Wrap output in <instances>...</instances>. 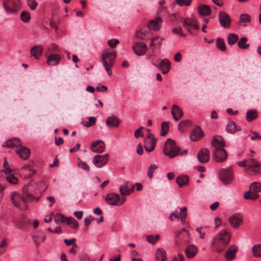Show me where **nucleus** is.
<instances>
[{
	"instance_id": "55",
	"label": "nucleus",
	"mask_w": 261,
	"mask_h": 261,
	"mask_svg": "<svg viewBox=\"0 0 261 261\" xmlns=\"http://www.w3.org/2000/svg\"><path fill=\"white\" fill-rule=\"evenodd\" d=\"M240 21L243 23H248L251 21V17L248 14H242L240 15Z\"/></svg>"
},
{
	"instance_id": "29",
	"label": "nucleus",
	"mask_w": 261,
	"mask_h": 261,
	"mask_svg": "<svg viewBox=\"0 0 261 261\" xmlns=\"http://www.w3.org/2000/svg\"><path fill=\"white\" fill-rule=\"evenodd\" d=\"M171 113L173 118L176 121L179 120L183 115L181 109L175 105H173Z\"/></svg>"
},
{
	"instance_id": "25",
	"label": "nucleus",
	"mask_w": 261,
	"mask_h": 261,
	"mask_svg": "<svg viewBox=\"0 0 261 261\" xmlns=\"http://www.w3.org/2000/svg\"><path fill=\"white\" fill-rule=\"evenodd\" d=\"M61 55H48L46 57L47 64L49 66H55L58 65L61 60Z\"/></svg>"
},
{
	"instance_id": "32",
	"label": "nucleus",
	"mask_w": 261,
	"mask_h": 261,
	"mask_svg": "<svg viewBox=\"0 0 261 261\" xmlns=\"http://www.w3.org/2000/svg\"><path fill=\"white\" fill-rule=\"evenodd\" d=\"M158 67H159L161 70L163 74L167 73L170 68V62L168 60L164 59L161 60L160 63L158 64Z\"/></svg>"
},
{
	"instance_id": "7",
	"label": "nucleus",
	"mask_w": 261,
	"mask_h": 261,
	"mask_svg": "<svg viewBox=\"0 0 261 261\" xmlns=\"http://www.w3.org/2000/svg\"><path fill=\"white\" fill-rule=\"evenodd\" d=\"M245 171L253 174H260L261 163L255 159L250 158L248 160V167L245 169Z\"/></svg>"
},
{
	"instance_id": "56",
	"label": "nucleus",
	"mask_w": 261,
	"mask_h": 261,
	"mask_svg": "<svg viewBox=\"0 0 261 261\" xmlns=\"http://www.w3.org/2000/svg\"><path fill=\"white\" fill-rule=\"evenodd\" d=\"M27 3L32 10H35L38 6V3L36 0H27Z\"/></svg>"
},
{
	"instance_id": "26",
	"label": "nucleus",
	"mask_w": 261,
	"mask_h": 261,
	"mask_svg": "<svg viewBox=\"0 0 261 261\" xmlns=\"http://www.w3.org/2000/svg\"><path fill=\"white\" fill-rule=\"evenodd\" d=\"M16 152L20 158L27 160L29 157L31 151L28 148L21 146L16 150Z\"/></svg>"
},
{
	"instance_id": "46",
	"label": "nucleus",
	"mask_w": 261,
	"mask_h": 261,
	"mask_svg": "<svg viewBox=\"0 0 261 261\" xmlns=\"http://www.w3.org/2000/svg\"><path fill=\"white\" fill-rule=\"evenodd\" d=\"M66 223L71 228H77L79 227V223L77 221L72 217H70L67 218Z\"/></svg>"
},
{
	"instance_id": "3",
	"label": "nucleus",
	"mask_w": 261,
	"mask_h": 261,
	"mask_svg": "<svg viewBox=\"0 0 261 261\" xmlns=\"http://www.w3.org/2000/svg\"><path fill=\"white\" fill-rule=\"evenodd\" d=\"M10 199L12 204L16 208L22 210L28 208V202H30L29 199L23 194L22 191L21 193L16 191L11 192Z\"/></svg>"
},
{
	"instance_id": "35",
	"label": "nucleus",
	"mask_w": 261,
	"mask_h": 261,
	"mask_svg": "<svg viewBox=\"0 0 261 261\" xmlns=\"http://www.w3.org/2000/svg\"><path fill=\"white\" fill-rule=\"evenodd\" d=\"M20 145V140L19 138H14L8 140L3 145V146L7 147H12L17 146Z\"/></svg>"
},
{
	"instance_id": "2",
	"label": "nucleus",
	"mask_w": 261,
	"mask_h": 261,
	"mask_svg": "<svg viewBox=\"0 0 261 261\" xmlns=\"http://www.w3.org/2000/svg\"><path fill=\"white\" fill-rule=\"evenodd\" d=\"M42 185H45L44 182H34L33 184L25 185L22 188L23 194L29 199L30 202L34 200L38 201L40 199V197L36 198L35 195L38 192L41 191L40 187Z\"/></svg>"
},
{
	"instance_id": "44",
	"label": "nucleus",
	"mask_w": 261,
	"mask_h": 261,
	"mask_svg": "<svg viewBox=\"0 0 261 261\" xmlns=\"http://www.w3.org/2000/svg\"><path fill=\"white\" fill-rule=\"evenodd\" d=\"M249 189L252 192L258 193L261 191V184L258 182H253L250 185Z\"/></svg>"
},
{
	"instance_id": "58",
	"label": "nucleus",
	"mask_w": 261,
	"mask_h": 261,
	"mask_svg": "<svg viewBox=\"0 0 261 261\" xmlns=\"http://www.w3.org/2000/svg\"><path fill=\"white\" fill-rule=\"evenodd\" d=\"M172 32L174 34L179 35L180 36H185L186 34L182 32V30L181 27H175L172 29Z\"/></svg>"
},
{
	"instance_id": "38",
	"label": "nucleus",
	"mask_w": 261,
	"mask_h": 261,
	"mask_svg": "<svg viewBox=\"0 0 261 261\" xmlns=\"http://www.w3.org/2000/svg\"><path fill=\"white\" fill-rule=\"evenodd\" d=\"M166 258L165 250L159 248L156 251V261H166Z\"/></svg>"
},
{
	"instance_id": "8",
	"label": "nucleus",
	"mask_w": 261,
	"mask_h": 261,
	"mask_svg": "<svg viewBox=\"0 0 261 261\" xmlns=\"http://www.w3.org/2000/svg\"><path fill=\"white\" fill-rule=\"evenodd\" d=\"M116 57V54L114 51L110 50L109 49L105 50L101 56V60L102 64H104V61L108 62V64L110 66H113L114 64V61Z\"/></svg>"
},
{
	"instance_id": "52",
	"label": "nucleus",
	"mask_w": 261,
	"mask_h": 261,
	"mask_svg": "<svg viewBox=\"0 0 261 261\" xmlns=\"http://www.w3.org/2000/svg\"><path fill=\"white\" fill-rule=\"evenodd\" d=\"M20 19L24 22H28L30 19V14L27 11H22L20 14Z\"/></svg>"
},
{
	"instance_id": "24",
	"label": "nucleus",
	"mask_w": 261,
	"mask_h": 261,
	"mask_svg": "<svg viewBox=\"0 0 261 261\" xmlns=\"http://www.w3.org/2000/svg\"><path fill=\"white\" fill-rule=\"evenodd\" d=\"M162 21L161 17H157L154 19L149 21L148 24V28L154 31H158L161 28Z\"/></svg>"
},
{
	"instance_id": "59",
	"label": "nucleus",
	"mask_w": 261,
	"mask_h": 261,
	"mask_svg": "<svg viewBox=\"0 0 261 261\" xmlns=\"http://www.w3.org/2000/svg\"><path fill=\"white\" fill-rule=\"evenodd\" d=\"M77 165L80 168H81L87 171H89V167L88 164L80 159H79Z\"/></svg>"
},
{
	"instance_id": "47",
	"label": "nucleus",
	"mask_w": 261,
	"mask_h": 261,
	"mask_svg": "<svg viewBox=\"0 0 261 261\" xmlns=\"http://www.w3.org/2000/svg\"><path fill=\"white\" fill-rule=\"evenodd\" d=\"M45 236L35 235L32 237L33 240L37 246H39L41 243L43 242L45 239Z\"/></svg>"
},
{
	"instance_id": "49",
	"label": "nucleus",
	"mask_w": 261,
	"mask_h": 261,
	"mask_svg": "<svg viewBox=\"0 0 261 261\" xmlns=\"http://www.w3.org/2000/svg\"><path fill=\"white\" fill-rule=\"evenodd\" d=\"M169 130V123L167 122H163L162 123L161 125V136H165Z\"/></svg>"
},
{
	"instance_id": "51",
	"label": "nucleus",
	"mask_w": 261,
	"mask_h": 261,
	"mask_svg": "<svg viewBox=\"0 0 261 261\" xmlns=\"http://www.w3.org/2000/svg\"><path fill=\"white\" fill-rule=\"evenodd\" d=\"M190 124V121L184 120L181 121L178 125V128L180 132H184L185 128Z\"/></svg>"
},
{
	"instance_id": "60",
	"label": "nucleus",
	"mask_w": 261,
	"mask_h": 261,
	"mask_svg": "<svg viewBox=\"0 0 261 261\" xmlns=\"http://www.w3.org/2000/svg\"><path fill=\"white\" fill-rule=\"evenodd\" d=\"M176 2L179 6L181 7L184 5L188 6L191 5L192 0H176Z\"/></svg>"
},
{
	"instance_id": "17",
	"label": "nucleus",
	"mask_w": 261,
	"mask_h": 261,
	"mask_svg": "<svg viewBox=\"0 0 261 261\" xmlns=\"http://www.w3.org/2000/svg\"><path fill=\"white\" fill-rule=\"evenodd\" d=\"M197 158L201 163H206L210 159V152L206 148H202L197 153Z\"/></svg>"
},
{
	"instance_id": "13",
	"label": "nucleus",
	"mask_w": 261,
	"mask_h": 261,
	"mask_svg": "<svg viewBox=\"0 0 261 261\" xmlns=\"http://www.w3.org/2000/svg\"><path fill=\"white\" fill-rule=\"evenodd\" d=\"M135 186L129 181H126L123 185L120 186L119 191L122 196L128 195L134 191Z\"/></svg>"
},
{
	"instance_id": "48",
	"label": "nucleus",
	"mask_w": 261,
	"mask_h": 261,
	"mask_svg": "<svg viewBox=\"0 0 261 261\" xmlns=\"http://www.w3.org/2000/svg\"><path fill=\"white\" fill-rule=\"evenodd\" d=\"M253 255L255 257L261 256V244L255 245L252 248Z\"/></svg>"
},
{
	"instance_id": "53",
	"label": "nucleus",
	"mask_w": 261,
	"mask_h": 261,
	"mask_svg": "<svg viewBox=\"0 0 261 261\" xmlns=\"http://www.w3.org/2000/svg\"><path fill=\"white\" fill-rule=\"evenodd\" d=\"M180 219L182 223H184L187 216V208L182 207L180 209Z\"/></svg>"
},
{
	"instance_id": "12",
	"label": "nucleus",
	"mask_w": 261,
	"mask_h": 261,
	"mask_svg": "<svg viewBox=\"0 0 261 261\" xmlns=\"http://www.w3.org/2000/svg\"><path fill=\"white\" fill-rule=\"evenodd\" d=\"M106 202L109 205H118V201L120 200L119 194L115 193H109L105 198Z\"/></svg>"
},
{
	"instance_id": "11",
	"label": "nucleus",
	"mask_w": 261,
	"mask_h": 261,
	"mask_svg": "<svg viewBox=\"0 0 261 261\" xmlns=\"http://www.w3.org/2000/svg\"><path fill=\"white\" fill-rule=\"evenodd\" d=\"M219 20L221 26L225 29L229 28L231 21L229 15L224 11H220L218 15Z\"/></svg>"
},
{
	"instance_id": "41",
	"label": "nucleus",
	"mask_w": 261,
	"mask_h": 261,
	"mask_svg": "<svg viewBox=\"0 0 261 261\" xmlns=\"http://www.w3.org/2000/svg\"><path fill=\"white\" fill-rule=\"evenodd\" d=\"M239 39V36L236 34L230 33L227 36V42L229 45H234Z\"/></svg>"
},
{
	"instance_id": "30",
	"label": "nucleus",
	"mask_w": 261,
	"mask_h": 261,
	"mask_svg": "<svg viewBox=\"0 0 261 261\" xmlns=\"http://www.w3.org/2000/svg\"><path fill=\"white\" fill-rule=\"evenodd\" d=\"M48 55H61V51L57 44L52 43L48 47L45 56H47Z\"/></svg>"
},
{
	"instance_id": "31",
	"label": "nucleus",
	"mask_w": 261,
	"mask_h": 261,
	"mask_svg": "<svg viewBox=\"0 0 261 261\" xmlns=\"http://www.w3.org/2000/svg\"><path fill=\"white\" fill-rule=\"evenodd\" d=\"M149 30L146 28H141L136 32V37L140 39L145 40L148 39Z\"/></svg>"
},
{
	"instance_id": "61",
	"label": "nucleus",
	"mask_w": 261,
	"mask_h": 261,
	"mask_svg": "<svg viewBox=\"0 0 261 261\" xmlns=\"http://www.w3.org/2000/svg\"><path fill=\"white\" fill-rule=\"evenodd\" d=\"M157 168V166L155 165H151L148 169V176L151 178L153 176L154 170Z\"/></svg>"
},
{
	"instance_id": "20",
	"label": "nucleus",
	"mask_w": 261,
	"mask_h": 261,
	"mask_svg": "<svg viewBox=\"0 0 261 261\" xmlns=\"http://www.w3.org/2000/svg\"><path fill=\"white\" fill-rule=\"evenodd\" d=\"M212 145L215 149L223 148L225 145V143L221 136H215L212 142Z\"/></svg>"
},
{
	"instance_id": "23",
	"label": "nucleus",
	"mask_w": 261,
	"mask_h": 261,
	"mask_svg": "<svg viewBox=\"0 0 261 261\" xmlns=\"http://www.w3.org/2000/svg\"><path fill=\"white\" fill-rule=\"evenodd\" d=\"M144 143L145 150L148 152H150L154 149L156 140L154 137H152L150 140H149V139H144Z\"/></svg>"
},
{
	"instance_id": "45",
	"label": "nucleus",
	"mask_w": 261,
	"mask_h": 261,
	"mask_svg": "<svg viewBox=\"0 0 261 261\" xmlns=\"http://www.w3.org/2000/svg\"><path fill=\"white\" fill-rule=\"evenodd\" d=\"M216 45L217 47L221 51H225L226 47L224 41L221 38H217L216 39Z\"/></svg>"
},
{
	"instance_id": "21",
	"label": "nucleus",
	"mask_w": 261,
	"mask_h": 261,
	"mask_svg": "<svg viewBox=\"0 0 261 261\" xmlns=\"http://www.w3.org/2000/svg\"><path fill=\"white\" fill-rule=\"evenodd\" d=\"M121 122L119 118L116 115H111L106 120V124L110 127H116Z\"/></svg>"
},
{
	"instance_id": "18",
	"label": "nucleus",
	"mask_w": 261,
	"mask_h": 261,
	"mask_svg": "<svg viewBox=\"0 0 261 261\" xmlns=\"http://www.w3.org/2000/svg\"><path fill=\"white\" fill-rule=\"evenodd\" d=\"M174 233L176 239L178 238L186 243L189 242V233L185 228L176 230L174 232Z\"/></svg>"
},
{
	"instance_id": "22",
	"label": "nucleus",
	"mask_w": 261,
	"mask_h": 261,
	"mask_svg": "<svg viewBox=\"0 0 261 261\" xmlns=\"http://www.w3.org/2000/svg\"><path fill=\"white\" fill-rule=\"evenodd\" d=\"M238 249V248L236 245H231L229 247L225 253V258L227 261H231L234 259Z\"/></svg>"
},
{
	"instance_id": "1",
	"label": "nucleus",
	"mask_w": 261,
	"mask_h": 261,
	"mask_svg": "<svg viewBox=\"0 0 261 261\" xmlns=\"http://www.w3.org/2000/svg\"><path fill=\"white\" fill-rule=\"evenodd\" d=\"M230 239V235L225 229L220 231L214 238L212 247L218 252H220L224 247L228 244Z\"/></svg>"
},
{
	"instance_id": "43",
	"label": "nucleus",
	"mask_w": 261,
	"mask_h": 261,
	"mask_svg": "<svg viewBox=\"0 0 261 261\" xmlns=\"http://www.w3.org/2000/svg\"><path fill=\"white\" fill-rule=\"evenodd\" d=\"M248 39L246 37H242L238 41V45L240 48L241 49H247L249 47V44H247Z\"/></svg>"
},
{
	"instance_id": "62",
	"label": "nucleus",
	"mask_w": 261,
	"mask_h": 261,
	"mask_svg": "<svg viewBox=\"0 0 261 261\" xmlns=\"http://www.w3.org/2000/svg\"><path fill=\"white\" fill-rule=\"evenodd\" d=\"M119 43V41L117 39H112L108 41V45L112 48H114Z\"/></svg>"
},
{
	"instance_id": "64",
	"label": "nucleus",
	"mask_w": 261,
	"mask_h": 261,
	"mask_svg": "<svg viewBox=\"0 0 261 261\" xmlns=\"http://www.w3.org/2000/svg\"><path fill=\"white\" fill-rule=\"evenodd\" d=\"M171 261H184V255L182 254L179 253L178 257H173Z\"/></svg>"
},
{
	"instance_id": "39",
	"label": "nucleus",
	"mask_w": 261,
	"mask_h": 261,
	"mask_svg": "<svg viewBox=\"0 0 261 261\" xmlns=\"http://www.w3.org/2000/svg\"><path fill=\"white\" fill-rule=\"evenodd\" d=\"M258 116V113L256 110H249L247 112L246 120L247 121H251L255 119Z\"/></svg>"
},
{
	"instance_id": "42",
	"label": "nucleus",
	"mask_w": 261,
	"mask_h": 261,
	"mask_svg": "<svg viewBox=\"0 0 261 261\" xmlns=\"http://www.w3.org/2000/svg\"><path fill=\"white\" fill-rule=\"evenodd\" d=\"M67 218L61 214H57L54 216V221L56 223L59 224L66 222Z\"/></svg>"
},
{
	"instance_id": "40",
	"label": "nucleus",
	"mask_w": 261,
	"mask_h": 261,
	"mask_svg": "<svg viewBox=\"0 0 261 261\" xmlns=\"http://www.w3.org/2000/svg\"><path fill=\"white\" fill-rule=\"evenodd\" d=\"M193 22H195V19H190L189 18H185L182 21L183 26L187 29L190 33H192L190 27H192Z\"/></svg>"
},
{
	"instance_id": "50",
	"label": "nucleus",
	"mask_w": 261,
	"mask_h": 261,
	"mask_svg": "<svg viewBox=\"0 0 261 261\" xmlns=\"http://www.w3.org/2000/svg\"><path fill=\"white\" fill-rule=\"evenodd\" d=\"M160 236L159 234L156 235H148L146 236V240L148 242L154 244L156 241L159 239Z\"/></svg>"
},
{
	"instance_id": "63",
	"label": "nucleus",
	"mask_w": 261,
	"mask_h": 261,
	"mask_svg": "<svg viewBox=\"0 0 261 261\" xmlns=\"http://www.w3.org/2000/svg\"><path fill=\"white\" fill-rule=\"evenodd\" d=\"M81 261H93L91 260L88 254L82 253L79 256Z\"/></svg>"
},
{
	"instance_id": "54",
	"label": "nucleus",
	"mask_w": 261,
	"mask_h": 261,
	"mask_svg": "<svg viewBox=\"0 0 261 261\" xmlns=\"http://www.w3.org/2000/svg\"><path fill=\"white\" fill-rule=\"evenodd\" d=\"M6 179L8 182L11 184L15 185L18 182L17 178L13 174H10L7 176Z\"/></svg>"
},
{
	"instance_id": "36",
	"label": "nucleus",
	"mask_w": 261,
	"mask_h": 261,
	"mask_svg": "<svg viewBox=\"0 0 261 261\" xmlns=\"http://www.w3.org/2000/svg\"><path fill=\"white\" fill-rule=\"evenodd\" d=\"M259 194L256 192H252L250 189L246 191L244 194V198L245 199L256 200L259 198Z\"/></svg>"
},
{
	"instance_id": "14",
	"label": "nucleus",
	"mask_w": 261,
	"mask_h": 261,
	"mask_svg": "<svg viewBox=\"0 0 261 261\" xmlns=\"http://www.w3.org/2000/svg\"><path fill=\"white\" fill-rule=\"evenodd\" d=\"M133 49L136 55L142 56L146 52L147 47L144 42H138L134 45Z\"/></svg>"
},
{
	"instance_id": "5",
	"label": "nucleus",
	"mask_w": 261,
	"mask_h": 261,
	"mask_svg": "<svg viewBox=\"0 0 261 261\" xmlns=\"http://www.w3.org/2000/svg\"><path fill=\"white\" fill-rule=\"evenodd\" d=\"M21 6L19 0H3V6L7 13L14 14Z\"/></svg>"
},
{
	"instance_id": "9",
	"label": "nucleus",
	"mask_w": 261,
	"mask_h": 261,
	"mask_svg": "<svg viewBox=\"0 0 261 261\" xmlns=\"http://www.w3.org/2000/svg\"><path fill=\"white\" fill-rule=\"evenodd\" d=\"M213 156L216 162L221 163L226 160L227 154L223 148L215 149L213 152Z\"/></svg>"
},
{
	"instance_id": "4",
	"label": "nucleus",
	"mask_w": 261,
	"mask_h": 261,
	"mask_svg": "<svg viewBox=\"0 0 261 261\" xmlns=\"http://www.w3.org/2000/svg\"><path fill=\"white\" fill-rule=\"evenodd\" d=\"M163 150L164 154L171 159L176 155H183L182 153L180 152V147L176 145L175 141L171 139L167 140L164 144Z\"/></svg>"
},
{
	"instance_id": "16",
	"label": "nucleus",
	"mask_w": 261,
	"mask_h": 261,
	"mask_svg": "<svg viewBox=\"0 0 261 261\" xmlns=\"http://www.w3.org/2000/svg\"><path fill=\"white\" fill-rule=\"evenodd\" d=\"M91 148L93 152L100 153L105 151L106 147L104 142L98 140L92 142Z\"/></svg>"
},
{
	"instance_id": "34",
	"label": "nucleus",
	"mask_w": 261,
	"mask_h": 261,
	"mask_svg": "<svg viewBox=\"0 0 261 261\" xmlns=\"http://www.w3.org/2000/svg\"><path fill=\"white\" fill-rule=\"evenodd\" d=\"M240 129L241 127L237 126L234 121L229 122L226 127V131L230 134H234Z\"/></svg>"
},
{
	"instance_id": "15",
	"label": "nucleus",
	"mask_w": 261,
	"mask_h": 261,
	"mask_svg": "<svg viewBox=\"0 0 261 261\" xmlns=\"http://www.w3.org/2000/svg\"><path fill=\"white\" fill-rule=\"evenodd\" d=\"M243 220V216L240 214H234L229 218V222L231 227L238 228Z\"/></svg>"
},
{
	"instance_id": "27",
	"label": "nucleus",
	"mask_w": 261,
	"mask_h": 261,
	"mask_svg": "<svg viewBox=\"0 0 261 261\" xmlns=\"http://www.w3.org/2000/svg\"><path fill=\"white\" fill-rule=\"evenodd\" d=\"M198 251L197 248L194 245H190L185 249V253L187 257L191 258L194 257Z\"/></svg>"
},
{
	"instance_id": "19",
	"label": "nucleus",
	"mask_w": 261,
	"mask_h": 261,
	"mask_svg": "<svg viewBox=\"0 0 261 261\" xmlns=\"http://www.w3.org/2000/svg\"><path fill=\"white\" fill-rule=\"evenodd\" d=\"M204 135L203 132L200 126L196 127L191 132L190 137L193 141H197L201 139Z\"/></svg>"
},
{
	"instance_id": "37",
	"label": "nucleus",
	"mask_w": 261,
	"mask_h": 261,
	"mask_svg": "<svg viewBox=\"0 0 261 261\" xmlns=\"http://www.w3.org/2000/svg\"><path fill=\"white\" fill-rule=\"evenodd\" d=\"M176 181L179 187H182L188 183L189 177L185 175H179L176 178Z\"/></svg>"
},
{
	"instance_id": "6",
	"label": "nucleus",
	"mask_w": 261,
	"mask_h": 261,
	"mask_svg": "<svg viewBox=\"0 0 261 261\" xmlns=\"http://www.w3.org/2000/svg\"><path fill=\"white\" fill-rule=\"evenodd\" d=\"M219 178L225 185H228L232 182L233 179V173L230 168L221 169L219 172Z\"/></svg>"
},
{
	"instance_id": "28",
	"label": "nucleus",
	"mask_w": 261,
	"mask_h": 261,
	"mask_svg": "<svg viewBox=\"0 0 261 261\" xmlns=\"http://www.w3.org/2000/svg\"><path fill=\"white\" fill-rule=\"evenodd\" d=\"M43 51V47L42 46L34 45L30 50V53L32 56H34L36 59H39L41 56Z\"/></svg>"
},
{
	"instance_id": "33",
	"label": "nucleus",
	"mask_w": 261,
	"mask_h": 261,
	"mask_svg": "<svg viewBox=\"0 0 261 261\" xmlns=\"http://www.w3.org/2000/svg\"><path fill=\"white\" fill-rule=\"evenodd\" d=\"M198 13L202 16L209 15L211 13V9L210 6L206 5H200L198 7Z\"/></svg>"
},
{
	"instance_id": "10",
	"label": "nucleus",
	"mask_w": 261,
	"mask_h": 261,
	"mask_svg": "<svg viewBox=\"0 0 261 261\" xmlns=\"http://www.w3.org/2000/svg\"><path fill=\"white\" fill-rule=\"evenodd\" d=\"M109 155L107 153L104 155H96L92 160L93 163L97 168H101L105 165L108 161Z\"/></svg>"
},
{
	"instance_id": "57",
	"label": "nucleus",
	"mask_w": 261,
	"mask_h": 261,
	"mask_svg": "<svg viewBox=\"0 0 261 261\" xmlns=\"http://www.w3.org/2000/svg\"><path fill=\"white\" fill-rule=\"evenodd\" d=\"M22 170L24 172H28V176H32L35 173V171L33 170L30 165H25L22 168Z\"/></svg>"
}]
</instances>
